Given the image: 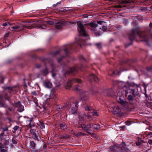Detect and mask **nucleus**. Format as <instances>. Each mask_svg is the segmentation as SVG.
<instances>
[{"label":"nucleus","mask_w":152,"mask_h":152,"mask_svg":"<svg viewBox=\"0 0 152 152\" xmlns=\"http://www.w3.org/2000/svg\"><path fill=\"white\" fill-rule=\"evenodd\" d=\"M50 96V98H47L46 100L43 102V104L42 105V107L43 109V111H44V110H48L50 105L48 102L49 100H50L51 98L55 99L56 98V96L54 94L51 95Z\"/></svg>","instance_id":"nucleus-5"},{"label":"nucleus","mask_w":152,"mask_h":152,"mask_svg":"<svg viewBox=\"0 0 152 152\" xmlns=\"http://www.w3.org/2000/svg\"><path fill=\"white\" fill-rule=\"evenodd\" d=\"M97 47L99 48H100L102 47V45L101 43H98L95 44Z\"/></svg>","instance_id":"nucleus-43"},{"label":"nucleus","mask_w":152,"mask_h":152,"mask_svg":"<svg viewBox=\"0 0 152 152\" xmlns=\"http://www.w3.org/2000/svg\"><path fill=\"white\" fill-rule=\"evenodd\" d=\"M31 94L34 95V96H36V95H37V94L36 93V92L35 91H32L31 92Z\"/></svg>","instance_id":"nucleus-47"},{"label":"nucleus","mask_w":152,"mask_h":152,"mask_svg":"<svg viewBox=\"0 0 152 152\" xmlns=\"http://www.w3.org/2000/svg\"><path fill=\"white\" fill-rule=\"evenodd\" d=\"M60 51L59 50L56 51L54 52L51 53V54L53 56H55L59 54Z\"/></svg>","instance_id":"nucleus-30"},{"label":"nucleus","mask_w":152,"mask_h":152,"mask_svg":"<svg viewBox=\"0 0 152 152\" xmlns=\"http://www.w3.org/2000/svg\"><path fill=\"white\" fill-rule=\"evenodd\" d=\"M125 126H121L120 128H121L122 129H124L125 128Z\"/></svg>","instance_id":"nucleus-55"},{"label":"nucleus","mask_w":152,"mask_h":152,"mask_svg":"<svg viewBox=\"0 0 152 152\" xmlns=\"http://www.w3.org/2000/svg\"><path fill=\"white\" fill-rule=\"evenodd\" d=\"M132 123V122L130 121H127L125 122L126 125L127 126H129L131 125Z\"/></svg>","instance_id":"nucleus-35"},{"label":"nucleus","mask_w":152,"mask_h":152,"mask_svg":"<svg viewBox=\"0 0 152 152\" xmlns=\"http://www.w3.org/2000/svg\"><path fill=\"white\" fill-rule=\"evenodd\" d=\"M89 25L91 28L90 30L92 32H94L96 36H99L100 35L99 33L96 32V28L97 26V23H94L93 22L91 23Z\"/></svg>","instance_id":"nucleus-8"},{"label":"nucleus","mask_w":152,"mask_h":152,"mask_svg":"<svg viewBox=\"0 0 152 152\" xmlns=\"http://www.w3.org/2000/svg\"><path fill=\"white\" fill-rule=\"evenodd\" d=\"M19 26H15L11 27V28L14 29H16L19 28Z\"/></svg>","instance_id":"nucleus-42"},{"label":"nucleus","mask_w":152,"mask_h":152,"mask_svg":"<svg viewBox=\"0 0 152 152\" xmlns=\"http://www.w3.org/2000/svg\"><path fill=\"white\" fill-rule=\"evenodd\" d=\"M107 29V27L105 26H103L102 28V29L103 31H104Z\"/></svg>","instance_id":"nucleus-46"},{"label":"nucleus","mask_w":152,"mask_h":152,"mask_svg":"<svg viewBox=\"0 0 152 152\" xmlns=\"http://www.w3.org/2000/svg\"><path fill=\"white\" fill-rule=\"evenodd\" d=\"M64 69H66L67 70L64 69L63 71V76L64 77L66 74L69 73L73 72L74 71H76L77 70V68L73 67L72 68L68 67L66 65L64 64V66H63Z\"/></svg>","instance_id":"nucleus-6"},{"label":"nucleus","mask_w":152,"mask_h":152,"mask_svg":"<svg viewBox=\"0 0 152 152\" xmlns=\"http://www.w3.org/2000/svg\"><path fill=\"white\" fill-rule=\"evenodd\" d=\"M119 88L123 90L125 92V89L124 87H128V86L126 83L122 81L119 82L118 83Z\"/></svg>","instance_id":"nucleus-12"},{"label":"nucleus","mask_w":152,"mask_h":152,"mask_svg":"<svg viewBox=\"0 0 152 152\" xmlns=\"http://www.w3.org/2000/svg\"><path fill=\"white\" fill-rule=\"evenodd\" d=\"M93 115H95V116H97V115H98L97 112H94L93 113Z\"/></svg>","instance_id":"nucleus-52"},{"label":"nucleus","mask_w":152,"mask_h":152,"mask_svg":"<svg viewBox=\"0 0 152 152\" xmlns=\"http://www.w3.org/2000/svg\"><path fill=\"white\" fill-rule=\"evenodd\" d=\"M57 5V4H54L53 5V7H56Z\"/></svg>","instance_id":"nucleus-62"},{"label":"nucleus","mask_w":152,"mask_h":152,"mask_svg":"<svg viewBox=\"0 0 152 152\" xmlns=\"http://www.w3.org/2000/svg\"><path fill=\"white\" fill-rule=\"evenodd\" d=\"M100 127V125L98 124H95L94 125L93 124V129H97Z\"/></svg>","instance_id":"nucleus-28"},{"label":"nucleus","mask_w":152,"mask_h":152,"mask_svg":"<svg viewBox=\"0 0 152 152\" xmlns=\"http://www.w3.org/2000/svg\"><path fill=\"white\" fill-rule=\"evenodd\" d=\"M148 143L150 144H152V140H149L148 141Z\"/></svg>","instance_id":"nucleus-53"},{"label":"nucleus","mask_w":152,"mask_h":152,"mask_svg":"<svg viewBox=\"0 0 152 152\" xmlns=\"http://www.w3.org/2000/svg\"><path fill=\"white\" fill-rule=\"evenodd\" d=\"M118 103H120L124 107H128L129 104L125 99H123L121 97H119V99L117 100Z\"/></svg>","instance_id":"nucleus-10"},{"label":"nucleus","mask_w":152,"mask_h":152,"mask_svg":"<svg viewBox=\"0 0 152 152\" xmlns=\"http://www.w3.org/2000/svg\"><path fill=\"white\" fill-rule=\"evenodd\" d=\"M85 110L86 111H88V110H91L90 109L89 107L88 106H85Z\"/></svg>","instance_id":"nucleus-48"},{"label":"nucleus","mask_w":152,"mask_h":152,"mask_svg":"<svg viewBox=\"0 0 152 152\" xmlns=\"http://www.w3.org/2000/svg\"><path fill=\"white\" fill-rule=\"evenodd\" d=\"M137 36L142 39V41H144L147 43L152 40V35L148 37L145 32L140 31L138 28H136L132 29L130 32L129 35V38L131 41L134 39Z\"/></svg>","instance_id":"nucleus-2"},{"label":"nucleus","mask_w":152,"mask_h":152,"mask_svg":"<svg viewBox=\"0 0 152 152\" xmlns=\"http://www.w3.org/2000/svg\"><path fill=\"white\" fill-rule=\"evenodd\" d=\"M86 135V134L82 133L81 132H79L77 134H76L77 136H81V135Z\"/></svg>","instance_id":"nucleus-44"},{"label":"nucleus","mask_w":152,"mask_h":152,"mask_svg":"<svg viewBox=\"0 0 152 152\" xmlns=\"http://www.w3.org/2000/svg\"><path fill=\"white\" fill-rule=\"evenodd\" d=\"M69 137V136L68 135H62L60 137V138L61 139H66Z\"/></svg>","instance_id":"nucleus-32"},{"label":"nucleus","mask_w":152,"mask_h":152,"mask_svg":"<svg viewBox=\"0 0 152 152\" xmlns=\"http://www.w3.org/2000/svg\"><path fill=\"white\" fill-rule=\"evenodd\" d=\"M78 30L80 35L84 37H87L88 36V34L87 33L85 28H84L83 25L80 23H77Z\"/></svg>","instance_id":"nucleus-4"},{"label":"nucleus","mask_w":152,"mask_h":152,"mask_svg":"<svg viewBox=\"0 0 152 152\" xmlns=\"http://www.w3.org/2000/svg\"><path fill=\"white\" fill-rule=\"evenodd\" d=\"M88 80L90 82H91L93 81L95 82H98V79L97 77L93 74H91L88 77Z\"/></svg>","instance_id":"nucleus-15"},{"label":"nucleus","mask_w":152,"mask_h":152,"mask_svg":"<svg viewBox=\"0 0 152 152\" xmlns=\"http://www.w3.org/2000/svg\"><path fill=\"white\" fill-rule=\"evenodd\" d=\"M6 89L11 91L12 90V88L10 87H7L6 88Z\"/></svg>","instance_id":"nucleus-59"},{"label":"nucleus","mask_w":152,"mask_h":152,"mask_svg":"<svg viewBox=\"0 0 152 152\" xmlns=\"http://www.w3.org/2000/svg\"><path fill=\"white\" fill-rule=\"evenodd\" d=\"M139 87V85L135 84L128 86V87H124L126 89L125 96H126L128 94L130 93L132 94L134 97H136L139 95L138 88Z\"/></svg>","instance_id":"nucleus-3"},{"label":"nucleus","mask_w":152,"mask_h":152,"mask_svg":"<svg viewBox=\"0 0 152 152\" xmlns=\"http://www.w3.org/2000/svg\"><path fill=\"white\" fill-rule=\"evenodd\" d=\"M63 26V23L61 22L58 23H57L56 25V27L58 29H60L62 28Z\"/></svg>","instance_id":"nucleus-24"},{"label":"nucleus","mask_w":152,"mask_h":152,"mask_svg":"<svg viewBox=\"0 0 152 152\" xmlns=\"http://www.w3.org/2000/svg\"><path fill=\"white\" fill-rule=\"evenodd\" d=\"M149 26L151 27H152V23H150L149 25Z\"/></svg>","instance_id":"nucleus-61"},{"label":"nucleus","mask_w":152,"mask_h":152,"mask_svg":"<svg viewBox=\"0 0 152 152\" xmlns=\"http://www.w3.org/2000/svg\"><path fill=\"white\" fill-rule=\"evenodd\" d=\"M46 23L47 24L50 25H53L54 23V22L53 21L51 20L47 21L46 22Z\"/></svg>","instance_id":"nucleus-41"},{"label":"nucleus","mask_w":152,"mask_h":152,"mask_svg":"<svg viewBox=\"0 0 152 152\" xmlns=\"http://www.w3.org/2000/svg\"><path fill=\"white\" fill-rule=\"evenodd\" d=\"M15 106L18 108L17 110L19 112H22L24 110V107L21 104L20 101L15 104Z\"/></svg>","instance_id":"nucleus-11"},{"label":"nucleus","mask_w":152,"mask_h":152,"mask_svg":"<svg viewBox=\"0 0 152 152\" xmlns=\"http://www.w3.org/2000/svg\"><path fill=\"white\" fill-rule=\"evenodd\" d=\"M30 145V146L33 147H34L35 146V144L34 142L33 141H31V142Z\"/></svg>","instance_id":"nucleus-38"},{"label":"nucleus","mask_w":152,"mask_h":152,"mask_svg":"<svg viewBox=\"0 0 152 152\" xmlns=\"http://www.w3.org/2000/svg\"><path fill=\"white\" fill-rule=\"evenodd\" d=\"M33 131V133L32 134V135L33 136V137L34 138V139L36 140H38V137H39L38 135H36V133L34 132L36 131L35 130H32Z\"/></svg>","instance_id":"nucleus-26"},{"label":"nucleus","mask_w":152,"mask_h":152,"mask_svg":"<svg viewBox=\"0 0 152 152\" xmlns=\"http://www.w3.org/2000/svg\"><path fill=\"white\" fill-rule=\"evenodd\" d=\"M78 45H79L80 47H82L83 45H85V41L81 38L80 40L78 42Z\"/></svg>","instance_id":"nucleus-25"},{"label":"nucleus","mask_w":152,"mask_h":152,"mask_svg":"<svg viewBox=\"0 0 152 152\" xmlns=\"http://www.w3.org/2000/svg\"><path fill=\"white\" fill-rule=\"evenodd\" d=\"M127 99L130 104H133V101L134 100V97L131 94L129 95L128 96Z\"/></svg>","instance_id":"nucleus-20"},{"label":"nucleus","mask_w":152,"mask_h":152,"mask_svg":"<svg viewBox=\"0 0 152 152\" xmlns=\"http://www.w3.org/2000/svg\"><path fill=\"white\" fill-rule=\"evenodd\" d=\"M2 25L4 26H6L7 25V23H3L2 24Z\"/></svg>","instance_id":"nucleus-56"},{"label":"nucleus","mask_w":152,"mask_h":152,"mask_svg":"<svg viewBox=\"0 0 152 152\" xmlns=\"http://www.w3.org/2000/svg\"><path fill=\"white\" fill-rule=\"evenodd\" d=\"M80 93V99H78L75 104L71 102H69L67 103V106H71L69 110V113L71 114H74L76 113L77 109L78 108V104L79 101L81 100L86 101L89 99V95L88 92L81 90Z\"/></svg>","instance_id":"nucleus-1"},{"label":"nucleus","mask_w":152,"mask_h":152,"mask_svg":"<svg viewBox=\"0 0 152 152\" xmlns=\"http://www.w3.org/2000/svg\"><path fill=\"white\" fill-rule=\"evenodd\" d=\"M64 107V106L58 105L56 107V109L58 111H60L62 110Z\"/></svg>","instance_id":"nucleus-29"},{"label":"nucleus","mask_w":152,"mask_h":152,"mask_svg":"<svg viewBox=\"0 0 152 152\" xmlns=\"http://www.w3.org/2000/svg\"><path fill=\"white\" fill-rule=\"evenodd\" d=\"M152 135V132H149L147 134L148 136H149Z\"/></svg>","instance_id":"nucleus-57"},{"label":"nucleus","mask_w":152,"mask_h":152,"mask_svg":"<svg viewBox=\"0 0 152 152\" xmlns=\"http://www.w3.org/2000/svg\"><path fill=\"white\" fill-rule=\"evenodd\" d=\"M40 128L42 129H43L45 128V125L44 123L41 122H40Z\"/></svg>","instance_id":"nucleus-37"},{"label":"nucleus","mask_w":152,"mask_h":152,"mask_svg":"<svg viewBox=\"0 0 152 152\" xmlns=\"http://www.w3.org/2000/svg\"><path fill=\"white\" fill-rule=\"evenodd\" d=\"M33 119V118H29L28 120L26 121L27 125L30 128L33 126V125L31 124Z\"/></svg>","instance_id":"nucleus-18"},{"label":"nucleus","mask_w":152,"mask_h":152,"mask_svg":"<svg viewBox=\"0 0 152 152\" xmlns=\"http://www.w3.org/2000/svg\"><path fill=\"white\" fill-rule=\"evenodd\" d=\"M94 23H97V26L98 24L100 25H102L103 23V22L102 21H96L95 22H93Z\"/></svg>","instance_id":"nucleus-40"},{"label":"nucleus","mask_w":152,"mask_h":152,"mask_svg":"<svg viewBox=\"0 0 152 152\" xmlns=\"http://www.w3.org/2000/svg\"><path fill=\"white\" fill-rule=\"evenodd\" d=\"M38 27L43 29H45L46 28V26L44 24L41 25L39 26Z\"/></svg>","instance_id":"nucleus-36"},{"label":"nucleus","mask_w":152,"mask_h":152,"mask_svg":"<svg viewBox=\"0 0 152 152\" xmlns=\"http://www.w3.org/2000/svg\"><path fill=\"white\" fill-rule=\"evenodd\" d=\"M123 90L121 89V91H119L118 93V96L117 97V100L119 99V97H120L122 98V96H123L124 93H122V91Z\"/></svg>","instance_id":"nucleus-23"},{"label":"nucleus","mask_w":152,"mask_h":152,"mask_svg":"<svg viewBox=\"0 0 152 152\" xmlns=\"http://www.w3.org/2000/svg\"><path fill=\"white\" fill-rule=\"evenodd\" d=\"M73 89L75 91H80L79 86L78 85H76L73 88Z\"/></svg>","instance_id":"nucleus-31"},{"label":"nucleus","mask_w":152,"mask_h":152,"mask_svg":"<svg viewBox=\"0 0 152 152\" xmlns=\"http://www.w3.org/2000/svg\"><path fill=\"white\" fill-rule=\"evenodd\" d=\"M59 125L60 128L62 130L66 129L67 127V125L64 123L60 124Z\"/></svg>","instance_id":"nucleus-21"},{"label":"nucleus","mask_w":152,"mask_h":152,"mask_svg":"<svg viewBox=\"0 0 152 152\" xmlns=\"http://www.w3.org/2000/svg\"><path fill=\"white\" fill-rule=\"evenodd\" d=\"M148 69L149 70H152V66H151L148 68Z\"/></svg>","instance_id":"nucleus-60"},{"label":"nucleus","mask_w":152,"mask_h":152,"mask_svg":"<svg viewBox=\"0 0 152 152\" xmlns=\"http://www.w3.org/2000/svg\"><path fill=\"white\" fill-rule=\"evenodd\" d=\"M113 94H107V95L108 96H112V95H113Z\"/></svg>","instance_id":"nucleus-63"},{"label":"nucleus","mask_w":152,"mask_h":152,"mask_svg":"<svg viewBox=\"0 0 152 152\" xmlns=\"http://www.w3.org/2000/svg\"><path fill=\"white\" fill-rule=\"evenodd\" d=\"M48 74V72L47 69L43 70L39 72V75H38V77L42 78V76H45Z\"/></svg>","instance_id":"nucleus-16"},{"label":"nucleus","mask_w":152,"mask_h":152,"mask_svg":"<svg viewBox=\"0 0 152 152\" xmlns=\"http://www.w3.org/2000/svg\"><path fill=\"white\" fill-rule=\"evenodd\" d=\"M44 85L45 87L48 88H50L52 87V83L49 81H45L44 83Z\"/></svg>","instance_id":"nucleus-17"},{"label":"nucleus","mask_w":152,"mask_h":152,"mask_svg":"<svg viewBox=\"0 0 152 152\" xmlns=\"http://www.w3.org/2000/svg\"><path fill=\"white\" fill-rule=\"evenodd\" d=\"M75 83H82V81L79 79L76 78H73L71 80L69 81L67 83V86L68 87L70 88L72 86V84Z\"/></svg>","instance_id":"nucleus-9"},{"label":"nucleus","mask_w":152,"mask_h":152,"mask_svg":"<svg viewBox=\"0 0 152 152\" xmlns=\"http://www.w3.org/2000/svg\"><path fill=\"white\" fill-rule=\"evenodd\" d=\"M72 49V47L71 45H67L65 49L64 50L65 52V54L67 56H68L69 55L70 53V51Z\"/></svg>","instance_id":"nucleus-13"},{"label":"nucleus","mask_w":152,"mask_h":152,"mask_svg":"<svg viewBox=\"0 0 152 152\" xmlns=\"http://www.w3.org/2000/svg\"><path fill=\"white\" fill-rule=\"evenodd\" d=\"M113 109L112 111L113 113L115 114L116 115L118 114L121 112V110L118 106H115L113 107H112Z\"/></svg>","instance_id":"nucleus-14"},{"label":"nucleus","mask_w":152,"mask_h":152,"mask_svg":"<svg viewBox=\"0 0 152 152\" xmlns=\"http://www.w3.org/2000/svg\"><path fill=\"white\" fill-rule=\"evenodd\" d=\"M6 104H4L0 102V107H7Z\"/></svg>","instance_id":"nucleus-39"},{"label":"nucleus","mask_w":152,"mask_h":152,"mask_svg":"<svg viewBox=\"0 0 152 152\" xmlns=\"http://www.w3.org/2000/svg\"><path fill=\"white\" fill-rule=\"evenodd\" d=\"M120 148H121L122 151L126 150V145L124 142H122V143L120 144Z\"/></svg>","instance_id":"nucleus-22"},{"label":"nucleus","mask_w":152,"mask_h":152,"mask_svg":"<svg viewBox=\"0 0 152 152\" xmlns=\"http://www.w3.org/2000/svg\"><path fill=\"white\" fill-rule=\"evenodd\" d=\"M131 2L129 1H124V3L125 4H129Z\"/></svg>","instance_id":"nucleus-50"},{"label":"nucleus","mask_w":152,"mask_h":152,"mask_svg":"<svg viewBox=\"0 0 152 152\" xmlns=\"http://www.w3.org/2000/svg\"><path fill=\"white\" fill-rule=\"evenodd\" d=\"M32 99H33V102L36 104V103L37 102V101L36 99H35V98H34L33 99V97H32Z\"/></svg>","instance_id":"nucleus-49"},{"label":"nucleus","mask_w":152,"mask_h":152,"mask_svg":"<svg viewBox=\"0 0 152 152\" xmlns=\"http://www.w3.org/2000/svg\"><path fill=\"white\" fill-rule=\"evenodd\" d=\"M2 130V132L0 134V136L2 138V136L5 134V132H6L7 134V131L8 130V127H6L5 128H2L1 129Z\"/></svg>","instance_id":"nucleus-19"},{"label":"nucleus","mask_w":152,"mask_h":152,"mask_svg":"<svg viewBox=\"0 0 152 152\" xmlns=\"http://www.w3.org/2000/svg\"><path fill=\"white\" fill-rule=\"evenodd\" d=\"M2 147L0 145V150L2 152H5L6 150L4 149V146L3 145H2Z\"/></svg>","instance_id":"nucleus-33"},{"label":"nucleus","mask_w":152,"mask_h":152,"mask_svg":"<svg viewBox=\"0 0 152 152\" xmlns=\"http://www.w3.org/2000/svg\"><path fill=\"white\" fill-rule=\"evenodd\" d=\"M142 140L141 139H139L138 141L136 142L135 144L137 146H139L142 143Z\"/></svg>","instance_id":"nucleus-34"},{"label":"nucleus","mask_w":152,"mask_h":152,"mask_svg":"<svg viewBox=\"0 0 152 152\" xmlns=\"http://www.w3.org/2000/svg\"><path fill=\"white\" fill-rule=\"evenodd\" d=\"M52 75L53 77L54 78H55V77H56L58 76H59V75L58 74H55L54 73L55 70L54 69L53 66H52Z\"/></svg>","instance_id":"nucleus-27"},{"label":"nucleus","mask_w":152,"mask_h":152,"mask_svg":"<svg viewBox=\"0 0 152 152\" xmlns=\"http://www.w3.org/2000/svg\"><path fill=\"white\" fill-rule=\"evenodd\" d=\"M64 58L63 57H61L60 58H59L58 59V62H59L61 60Z\"/></svg>","instance_id":"nucleus-51"},{"label":"nucleus","mask_w":152,"mask_h":152,"mask_svg":"<svg viewBox=\"0 0 152 152\" xmlns=\"http://www.w3.org/2000/svg\"><path fill=\"white\" fill-rule=\"evenodd\" d=\"M81 127L86 132L90 134L91 131L90 128L93 127V124L91 123L87 125L83 124L81 125Z\"/></svg>","instance_id":"nucleus-7"},{"label":"nucleus","mask_w":152,"mask_h":152,"mask_svg":"<svg viewBox=\"0 0 152 152\" xmlns=\"http://www.w3.org/2000/svg\"><path fill=\"white\" fill-rule=\"evenodd\" d=\"M0 82L1 83H3L4 82V78L3 77L1 78Z\"/></svg>","instance_id":"nucleus-54"},{"label":"nucleus","mask_w":152,"mask_h":152,"mask_svg":"<svg viewBox=\"0 0 152 152\" xmlns=\"http://www.w3.org/2000/svg\"><path fill=\"white\" fill-rule=\"evenodd\" d=\"M9 33H7L6 34L4 35V37H6L8 36L9 35Z\"/></svg>","instance_id":"nucleus-58"},{"label":"nucleus","mask_w":152,"mask_h":152,"mask_svg":"<svg viewBox=\"0 0 152 152\" xmlns=\"http://www.w3.org/2000/svg\"><path fill=\"white\" fill-rule=\"evenodd\" d=\"M115 73H116L114 71V72H113V74L111 75H113L115 74Z\"/></svg>","instance_id":"nucleus-64"},{"label":"nucleus","mask_w":152,"mask_h":152,"mask_svg":"<svg viewBox=\"0 0 152 152\" xmlns=\"http://www.w3.org/2000/svg\"><path fill=\"white\" fill-rule=\"evenodd\" d=\"M19 128V127L18 126H15L13 128V129L15 130V131H16L17 130L18 128Z\"/></svg>","instance_id":"nucleus-45"}]
</instances>
